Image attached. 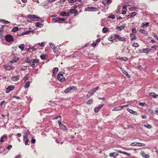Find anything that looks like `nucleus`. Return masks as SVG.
<instances>
[{"label":"nucleus","instance_id":"f257e3e1","mask_svg":"<svg viewBox=\"0 0 158 158\" xmlns=\"http://www.w3.org/2000/svg\"><path fill=\"white\" fill-rule=\"evenodd\" d=\"M63 72H60L57 75V79L60 82H63L65 80V78L63 76Z\"/></svg>","mask_w":158,"mask_h":158},{"label":"nucleus","instance_id":"f8f14e48","mask_svg":"<svg viewBox=\"0 0 158 158\" xmlns=\"http://www.w3.org/2000/svg\"><path fill=\"white\" fill-rule=\"evenodd\" d=\"M123 109L122 106H120L114 108L113 110V111H116L121 110Z\"/></svg>","mask_w":158,"mask_h":158},{"label":"nucleus","instance_id":"bb28decb","mask_svg":"<svg viewBox=\"0 0 158 158\" xmlns=\"http://www.w3.org/2000/svg\"><path fill=\"white\" fill-rule=\"evenodd\" d=\"M25 47V45L24 44H20L19 46V48L22 50H23L24 48Z\"/></svg>","mask_w":158,"mask_h":158},{"label":"nucleus","instance_id":"49530a36","mask_svg":"<svg viewBox=\"0 0 158 158\" xmlns=\"http://www.w3.org/2000/svg\"><path fill=\"white\" fill-rule=\"evenodd\" d=\"M138 143L137 142H133L131 143V146H137V144Z\"/></svg>","mask_w":158,"mask_h":158},{"label":"nucleus","instance_id":"2eb2a0df","mask_svg":"<svg viewBox=\"0 0 158 158\" xmlns=\"http://www.w3.org/2000/svg\"><path fill=\"white\" fill-rule=\"evenodd\" d=\"M57 23H63L64 22H65V19L64 18H61L58 17Z\"/></svg>","mask_w":158,"mask_h":158},{"label":"nucleus","instance_id":"774afa93","mask_svg":"<svg viewBox=\"0 0 158 158\" xmlns=\"http://www.w3.org/2000/svg\"><path fill=\"white\" fill-rule=\"evenodd\" d=\"M21 155H18L16 156L15 158H21Z\"/></svg>","mask_w":158,"mask_h":158},{"label":"nucleus","instance_id":"7ed1b4c3","mask_svg":"<svg viewBox=\"0 0 158 158\" xmlns=\"http://www.w3.org/2000/svg\"><path fill=\"white\" fill-rule=\"evenodd\" d=\"M27 17L30 19H37L36 20V21L43 22V20L40 19L39 17L35 15L29 14L27 15Z\"/></svg>","mask_w":158,"mask_h":158},{"label":"nucleus","instance_id":"c756f323","mask_svg":"<svg viewBox=\"0 0 158 158\" xmlns=\"http://www.w3.org/2000/svg\"><path fill=\"white\" fill-rule=\"evenodd\" d=\"M75 10L74 9H71L68 12V15H69V16L70 15V14H72L73 13H74L75 12Z\"/></svg>","mask_w":158,"mask_h":158},{"label":"nucleus","instance_id":"f704fd0d","mask_svg":"<svg viewBox=\"0 0 158 158\" xmlns=\"http://www.w3.org/2000/svg\"><path fill=\"white\" fill-rule=\"evenodd\" d=\"M58 17L56 18H53L51 20V22L53 23L57 22Z\"/></svg>","mask_w":158,"mask_h":158},{"label":"nucleus","instance_id":"423d86ee","mask_svg":"<svg viewBox=\"0 0 158 158\" xmlns=\"http://www.w3.org/2000/svg\"><path fill=\"white\" fill-rule=\"evenodd\" d=\"M151 50V49L149 48H143L142 49H140L139 50V52L140 53H148Z\"/></svg>","mask_w":158,"mask_h":158},{"label":"nucleus","instance_id":"4d7b16f0","mask_svg":"<svg viewBox=\"0 0 158 158\" xmlns=\"http://www.w3.org/2000/svg\"><path fill=\"white\" fill-rule=\"evenodd\" d=\"M71 90H77V88L75 86L70 87Z\"/></svg>","mask_w":158,"mask_h":158},{"label":"nucleus","instance_id":"37998d69","mask_svg":"<svg viewBox=\"0 0 158 158\" xmlns=\"http://www.w3.org/2000/svg\"><path fill=\"white\" fill-rule=\"evenodd\" d=\"M30 85V82H27L26 83L25 85L24 86V87L25 88H28Z\"/></svg>","mask_w":158,"mask_h":158},{"label":"nucleus","instance_id":"473e14b6","mask_svg":"<svg viewBox=\"0 0 158 158\" xmlns=\"http://www.w3.org/2000/svg\"><path fill=\"white\" fill-rule=\"evenodd\" d=\"M19 58L18 57H14L13 59L12 60L11 62L14 63V62H16L18 61L19 60Z\"/></svg>","mask_w":158,"mask_h":158},{"label":"nucleus","instance_id":"c03bdc74","mask_svg":"<svg viewBox=\"0 0 158 158\" xmlns=\"http://www.w3.org/2000/svg\"><path fill=\"white\" fill-rule=\"evenodd\" d=\"M117 154L115 152H113L110 153L109 154V156L111 157H114L116 156Z\"/></svg>","mask_w":158,"mask_h":158},{"label":"nucleus","instance_id":"9b49d317","mask_svg":"<svg viewBox=\"0 0 158 158\" xmlns=\"http://www.w3.org/2000/svg\"><path fill=\"white\" fill-rule=\"evenodd\" d=\"M127 110L130 113H131L132 114H133L134 115H136L138 114V113L137 112H136L135 111L131 109H130L129 108H127Z\"/></svg>","mask_w":158,"mask_h":158},{"label":"nucleus","instance_id":"4468645a","mask_svg":"<svg viewBox=\"0 0 158 158\" xmlns=\"http://www.w3.org/2000/svg\"><path fill=\"white\" fill-rule=\"evenodd\" d=\"M19 78V75L14 76L11 78L12 80L14 81H17Z\"/></svg>","mask_w":158,"mask_h":158},{"label":"nucleus","instance_id":"c85d7f7f","mask_svg":"<svg viewBox=\"0 0 158 158\" xmlns=\"http://www.w3.org/2000/svg\"><path fill=\"white\" fill-rule=\"evenodd\" d=\"M125 27V25H123L120 27H117V29L120 31H121Z\"/></svg>","mask_w":158,"mask_h":158},{"label":"nucleus","instance_id":"a211bd4d","mask_svg":"<svg viewBox=\"0 0 158 158\" xmlns=\"http://www.w3.org/2000/svg\"><path fill=\"white\" fill-rule=\"evenodd\" d=\"M23 140L25 142V144L27 145L28 144L29 139H28V137L26 135H25L23 137Z\"/></svg>","mask_w":158,"mask_h":158},{"label":"nucleus","instance_id":"ddd939ff","mask_svg":"<svg viewBox=\"0 0 158 158\" xmlns=\"http://www.w3.org/2000/svg\"><path fill=\"white\" fill-rule=\"evenodd\" d=\"M117 59L118 60H123L125 61H127L128 60V59L127 58L123 57H117Z\"/></svg>","mask_w":158,"mask_h":158},{"label":"nucleus","instance_id":"338daca9","mask_svg":"<svg viewBox=\"0 0 158 158\" xmlns=\"http://www.w3.org/2000/svg\"><path fill=\"white\" fill-rule=\"evenodd\" d=\"M5 102V101H2L0 103V106H2L4 104Z\"/></svg>","mask_w":158,"mask_h":158},{"label":"nucleus","instance_id":"412c9836","mask_svg":"<svg viewBox=\"0 0 158 158\" xmlns=\"http://www.w3.org/2000/svg\"><path fill=\"white\" fill-rule=\"evenodd\" d=\"M149 95L150 96H152L154 98H157L158 97V95L156 94V93L154 92H152L150 93Z\"/></svg>","mask_w":158,"mask_h":158},{"label":"nucleus","instance_id":"0e129e2a","mask_svg":"<svg viewBox=\"0 0 158 158\" xmlns=\"http://www.w3.org/2000/svg\"><path fill=\"white\" fill-rule=\"evenodd\" d=\"M28 78V77L27 76H26L23 79V80L24 81H27V78Z\"/></svg>","mask_w":158,"mask_h":158},{"label":"nucleus","instance_id":"09e8293b","mask_svg":"<svg viewBox=\"0 0 158 158\" xmlns=\"http://www.w3.org/2000/svg\"><path fill=\"white\" fill-rule=\"evenodd\" d=\"M54 52L56 54H57L58 51L57 49H56V47H55L54 48L52 49Z\"/></svg>","mask_w":158,"mask_h":158},{"label":"nucleus","instance_id":"dca6fc26","mask_svg":"<svg viewBox=\"0 0 158 158\" xmlns=\"http://www.w3.org/2000/svg\"><path fill=\"white\" fill-rule=\"evenodd\" d=\"M38 45H39L40 47L43 48L45 46V44L44 42H42L41 43H38L36 44H35L34 46V47H36Z\"/></svg>","mask_w":158,"mask_h":158},{"label":"nucleus","instance_id":"864d4df0","mask_svg":"<svg viewBox=\"0 0 158 158\" xmlns=\"http://www.w3.org/2000/svg\"><path fill=\"white\" fill-rule=\"evenodd\" d=\"M24 59V61L25 62L28 63H29V62L30 61V60H29V59L27 57H26L25 59H23V60Z\"/></svg>","mask_w":158,"mask_h":158},{"label":"nucleus","instance_id":"4be33fe9","mask_svg":"<svg viewBox=\"0 0 158 158\" xmlns=\"http://www.w3.org/2000/svg\"><path fill=\"white\" fill-rule=\"evenodd\" d=\"M35 25L36 26L40 28L42 27H43V25L41 23L39 22L36 23H35Z\"/></svg>","mask_w":158,"mask_h":158},{"label":"nucleus","instance_id":"f3484780","mask_svg":"<svg viewBox=\"0 0 158 158\" xmlns=\"http://www.w3.org/2000/svg\"><path fill=\"white\" fill-rule=\"evenodd\" d=\"M130 37L131 38V40L133 41L135 40H136L137 38L135 34L133 33H131L130 34Z\"/></svg>","mask_w":158,"mask_h":158},{"label":"nucleus","instance_id":"39448f33","mask_svg":"<svg viewBox=\"0 0 158 158\" xmlns=\"http://www.w3.org/2000/svg\"><path fill=\"white\" fill-rule=\"evenodd\" d=\"M97 10V8L93 7H89L85 9V10L88 11H95Z\"/></svg>","mask_w":158,"mask_h":158},{"label":"nucleus","instance_id":"603ef678","mask_svg":"<svg viewBox=\"0 0 158 158\" xmlns=\"http://www.w3.org/2000/svg\"><path fill=\"white\" fill-rule=\"evenodd\" d=\"M46 56V55L44 54V55H41L40 56V57L42 60H44L45 59Z\"/></svg>","mask_w":158,"mask_h":158},{"label":"nucleus","instance_id":"393cba45","mask_svg":"<svg viewBox=\"0 0 158 158\" xmlns=\"http://www.w3.org/2000/svg\"><path fill=\"white\" fill-rule=\"evenodd\" d=\"M60 16H69V15H68V13H66L64 12H63L60 13Z\"/></svg>","mask_w":158,"mask_h":158},{"label":"nucleus","instance_id":"bf43d9fd","mask_svg":"<svg viewBox=\"0 0 158 158\" xmlns=\"http://www.w3.org/2000/svg\"><path fill=\"white\" fill-rule=\"evenodd\" d=\"M102 3L105 5L106 6L107 5H108L107 1L106 0L102 2Z\"/></svg>","mask_w":158,"mask_h":158},{"label":"nucleus","instance_id":"3c124183","mask_svg":"<svg viewBox=\"0 0 158 158\" xmlns=\"http://www.w3.org/2000/svg\"><path fill=\"white\" fill-rule=\"evenodd\" d=\"M152 35L158 41V36L156 34L154 33H153Z\"/></svg>","mask_w":158,"mask_h":158},{"label":"nucleus","instance_id":"1a4fd4ad","mask_svg":"<svg viewBox=\"0 0 158 158\" xmlns=\"http://www.w3.org/2000/svg\"><path fill=\"white\" fill-rule=\"evenodd\" d=\"M103 105L102 104L100 105L99 106L96 107L94 109V111L95 113H97L98 112L99 110L101 109L103 106Z\"/></svg>","mask_w":158,"mask_h":158},{"label":"nucleus","instance_id":"a19ab883","mask_svg":"<svg viewBox=\"0 0 158 158\" xmlns=\"http://www.w3.org/2000/svg\"><path fill=\"white\" fill-rule=\"evenodd\" d=\"M95 91L96 90H95V89L94 88L92 90H90L89 93L91 94V96L93 95V94L95 92Z\"/></svg>","mask_w":158,"mask_h":158},{"label":"nucleus","instance_id":"de8ad7c7","mask_svg":"<svg viewBox=\"0 0 158 158\" xmlns=\"http://www.w3.org/2000/svg\"><path fill=\"white\" fill-rule=\"evenodd\" d=\"M136 14V13L135 12L131 13V14L130 15H128V16H130L129 17H131L134 16H135Z\"/></svg>","mask_w":158,"mask_h":158},{"label":"nucleus","instance_id":"6e6552de","mask_svg":"<svg viewBox=\"0 0 158 158\" xmlns=\"http://www.w3.org/2000/svg\"><path fill=\"white\" fill-rule=\"evenodd\" d=\"M15 87L13 85H10L7 88L6 92L7 93L9 92L10 91L13 90L14 89Z\"/></svg>","mask_w":158,"mask_h":158},{"label":"nucleus","instance_id":"79ce46f5","mask_svg":"<svg viewBox=\"0 0 158 158\" xmlns=\"http://www.w3.org/2000/svg\"><path fill=\"white\" fill-rule=\"evenodd\" d=\"M49 44L52 49L53 48H54L55 47H56L55 45L54 44H53L51 43H50V42L49 43Z\"/></svg>","mask_w":158,"mask_h":158},{"label":"nucleus","instance_id":"6e6d98bb","mask_svg":"<svg viewBox=\"0 0 158 158\" xmlns=\"http://www.w3.org/2000/svg\"><path fill=\"white\" fill-rule=\"evenodd\" d=\"M122 153H123V154H124L126 155L127 156H130V155H131V154L130 153H127V152H122Z\"/></svg>","mask_w":158,"mask_h":158},{"label":"nucleus","instance_id":"58836bf2","mask_svg":"<svg viewBox=\"0 0 158 158\" xmlns=\"http://www.w3.org/2000/svg\"><path fill=\"white\" fill-rule=\"evenodd\" d=\"M93 101V100L92 99H90L87 102V104H91Z\"/></svg>","mask_w":158,"mask_h":158},{"label":"nucleus","instance_id":"8fccbe9b","mask_svg":"<svg viewBox=\"0 0 158 158\" xmlns=\"http://www.w3.org/2000/svg\"><path fill=\"white\" fill-rule=\"evenodd\" d=\"M145 145V144L143 143H138V144H137V146L141 147Z\"/></svg>","mask_w":158,"mask_h":158},{"label":"nucleus","instance_id":"a878e982","mask_svg":"<svg viewBox=\"0 0 158 158\" xmlns=\"http://www.w3.org/2000/svg\"><path fill=\"white\" fill-rule=\"evenodd\" d=\"M114 35H111L108 38V40L109 41H113L115 39Z\"/></svg>","mask_w":158,"mask_h":158},{"label":"nucleus","instance_id":"e433bc0d","mask_svg":"<svg viewBox=\"0 0 158 158\" xmlns=\"http://www.w3.org/2000/svg\"><path fill=\"white\" fill-rule=\"evenodd\" d=\"M19 28L17 27H14L12 30V31L15 32L19 30Z\"/></svg>","mask_w":158,"mask_h":158},{"label":"nucleus","instance_id":"ea45409f","mask_svg":"<svg viewBox=\"0 0 158 158\" xmlns=\"http://www.w3.org/2000/svg\"><path fill=\"white\" fill-rule=\"evenodd\" d=\"M70 87L67 88L64 91V92L66 93H68L71 90Z\"/></svg>","mask_w":158,"mask_h":158},{"label":"nucleus","instance_id":"aec40b11","mask_svg":"<svg viewBox=\"0 0 158 158\" xmlns=\"http://www.w3.org/2000/svg\"><path fill=\"white\" fill-rule=\"evenodd\" d=\"M141 155L142 157L144 158H149L150 157L148 154H145L144 152L142 153Z\"/></svg>","mask_w":158,"mask_h":158},{"label":"nucleus","instance_id":"4c0bfd02","mask_svg":"<svg viewBox=\"0 0 158 158\" xmlns=\"http://www.w3.org/2000/svg\"><path fill=\"white\" fill-rule=\"evenodd\" d=\"M132 46L134 47H138L139 46V44L136 43H134L132 44Z\"/></svg>","mask_w":158,"mask_h":158},{"label":"nucleus","instance_id":"7c9ffc66","mask_svg":"<svg viewBox=\"0 0 158 158\" xmlns=\"http://www.w3.org/2000/svg\"><path fill=\"white\" fill-rule=\"evenodd\" d=\"M108 29L106 27H104L102 30V32L103 33H105L107 32Z\"/></svg>","mask_w":158,"mask_h":158},{"label":"nucleus","instance_id":"0eeeda50","mask_svg":"<svg viewBox=\"0 0 158 158\" xmlns=\"http://www.w3.org/2000/svg\"><path fill=\"white\" fill-rule=\"evenodd\" d=\"M114 35L115 38H117L120 41H125L126 40V39L125 38L121 37L119 35L117 34H114Z\"/></svg>","mask_w":158,"mask_h":158},{"label":"nucleus","instance_id":"6ab92c4d","mask_svg":"<svg viewBox=\"0 0 158 158\" xmlns=\"http://www.w3.org/2000/svg\"><path fill=\"white\" fill-rule=\"evenodd\" d=\"M127 6L125 5L124 6L123 8L122 12V13L123 14H125L126 13V11L127 10Z\"/></svg>","mask_w":158,"mask_h":158},{"label":"nucleus","instance_id":"052dcab7","mask_svg":"<svg viewBox=\"0 0 158 158\" xmlns=\"http://www.w3.org/2000/svg\"><path fill=\"white\" fill-rule=\"evenodd\" d=\"M139 105L140 106H144L146 104L145 103L140 102Z\"/></svg>","mask_w":158,"mask_h":158},{"label":"nucleus","instance_id":"5701e85b","mask_svg":"<svg viewBox=\"0 0 158 158\" xmlns=\"http://www.w3.org/2000/svg\"><path fill=\"white\" fill-rule=\"evenodd\" d=\"M139 31L140 32L144 34V35H147L148 34V32L147 31H145V30L143 29H140L139 30Z\"/></svg>","mask_w":158,"mask_h":158},{"label":"nucleus","instance_id":"e2e57ef3","mask_svg":"<svg viewBox=\"0 0 158 158\" xmlns=\"http://www.w3.org/2000/svg\"><path fill=\"white\" fill-rule=\"evenodd\" d=\"M96 43H93L91 44V46L94 47L96 46Z\"/></svg>","mask_w":158,"mask_h":158},{"label":"nucleus","instance_id":"69168bd1","mask_svg":"<svg viewBox=\"0 0 158 158\" xmlns=\"http://www.w3.org/2000/svg\"><path fill=\"white\" fill-rule=\"evenodd\" d=\"M110 18L112 19H114L115 18V16L114 15H111L110 16Z\"/></svg>","mask_w":158,"mask_h":158},{"label":"nucleus","instance_id":"5fc2aeb1","mask_svg":"<svg viewBox=\"0 0 158 158\" xmlns=\"http://www.w3.org/2000/svg\"><path fill=\"white\" fill-rule=\"evenodd\" d=\"M132 32L133 33H133L134 34L136 33V31L135 28L133 27L132 28Z\"/></svg>","mask_w":158,"mask_h":158},{"label":"nucleus","instance_id":"c9c22d12","mask_svg":"<svg viewBox=\"0 0 158 158\" xmlns=\"http://www.w3.org/2000/svg\"><path fill=\"white\" fill-rule=\"evenodd\" d=\"M5 68L6 70H10L12 69V67L10 66H9V65L5 66Z\"/></svg>","mask_w":158,"mask_h":158},{"label":"nucleus","instance_id":"a18cd8bd","mask_svg":"<svg viewBox=\"0 0 158 158\" xmlns=\"http://www.w3.org/2000/svg\"><path fill=\"white\" fill-rule=\"evenodd\" d=\"M0 21L4 23H6V24L8 23H10V22L8 21L5 20H1Z\"/></svg>","mask_w":158,"mask_h":158},{"label":"nucleus","instance_id":"13d9d810","mask_svg":"<svg viewBox=\"0 0 158 158\" xmlns=\"http://www.w3.org/2000/svg\"><path fill=\"white\" fill-rule=\"evenodd\" d=\"M68 1L71 3H73L76 2L77 0H68Z\"/></svg>","mask_w":158,"mask_h":158},{"label":"nucleus","instance_id":"b1692460","mask_svg":"<svg viewBox=\"0 0 158 158\" xmlns=\"http://www.w3.org/2000/svg\"><path fill=\"white\" fill-rule=\"evenodd\" d=\"M149 25V23L148 22H147V23H143L142 24V27H148Z\"/></svg>","mask_w":158,"mask_h":158},{"label":"nucleus","instance_id":"f03ea898","mask_svg":"<svg viewBox=\"0 0 158 158\" xmlns=\"http://www.w3.org/2000/svg\"><path fill=\"white\" fill-rule=\"evenodd\" d=\"M39 62V60L36 59H32L30 60L29 62V64H30V65L32 67H34L35 66V64H38Z\"/></svg>","mask_w":158,"mask_h":158},{"label":"nucleus","instance_id":"680f3d73","mask_svg":"<svg viewBox=\"0 0 158 158\" xmlns=\"http://www.w3.org/2000/svg\"><path fill=\"white\" fill-rule=\"evenodd\" d=\"M21 68L23 70H26L27 69V67L26 66H22Z\"/></svg>","mask_w":158,"mask_h":158},{"label":"nucleus","instance_id":"9d476101","mask_svg":"<svg viewBox=\"0 0 158 158\" xmlns=\"http://www.w3.org/2000/svg\"><path fill=\"white\" fill-rule=\"evenodd\" d=\"M58 123L61 129L63 130H65L66 129V127L65 126L62 124L60 121H58Z\"/></svg>","mask_w":158,"mask_h":158},{"label":"nucleus","instance_id":"72a5a7b5","mask_svg":"<svg viewBox=\"0 0 158 158\" xmlns=\"http://www.w3.org/2000/svg\"><path fill=\"white\" fill-rule=\"evenodd\" d=\"M32 31H24L22 32V35H26L28 34L29 33H30Z\"/></svg>","mask_w":158,"mask_h":158},{"label":"nucleus","instance_id":"2f4dec72","mask_svg":"<svg viewBox=\"0 0 158 158\" xmlns=\"http://www.w3.org/2000/svg\"><path fill=\"white\" fill-rule=\"evenodd\" d=\"M143 126L145 127L148 129H151L152 127V126L151 125L148 124H144Z\"/></svg>","mask_w":158,"mask_h":158},{"label":"nucleus","instance_id":"20e7f679","mask_svg":"<svg viewBox=\"0 0 158 158\" xmlns=\"http://www.w3.org/2000/svg\"><path fill=\"white\" fill-rule=\"evenodd\" d=\"M5 39L7 42H9L13 41V40L12 36L10 35H6L5 36Z\"/></svg>","mask_w":158,"mask_h":158},{"label":"nucleus","instance_id":"cd10ccee","mask_svg":"<svg viewBox=\"0 0 158 158\" xmlns=\"http://www.w3.org/2000/svg\"><path fill=\"white\" fill-rule=\"evenodd\" d=\"M120 69L122 71L123 73L126 75L127 76H128L129 77V75L128 74L127 72L125 71L124 69H123L122 68H120Z\"/></svg>","mask_w":158,"mask_h":158}]
</instances>
